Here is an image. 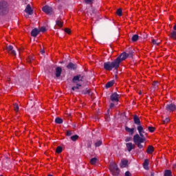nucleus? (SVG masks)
Returning <instances> with one entry per match:
<instances>
[{"label":"nucleus","instance_id":"nucleus-1","mask_svg":"<svg viewBox=\"0 0 176 176\" xmlns=\"http://www.w3.org/2000/svg\"><path fill=\"white\" fill-rule=\"evenodd\" d=\"M137 130L139 134L137 133L133 136V142L135 145H137L139 149H142L144 146L142 144H144V142L146 141V138L144 135L145 134V131H144V128L141 126V124L138 125Z\"/></svg>","mask_w":176,"mask_h":176},{"label":"nucleus","instance_id":"nucleus-2","mask_svg":"<svg viewBox=\"0 0 176 176\" xmlns=\"http://www.w3.org/2000/svg\"><path fill=\"white\" fill-rule=\"evenodd\" d=\"M119 67L120 66L117 63L116 60H113L112 62H105L103 66L104 69H105L106 71H112L113 69H116V71H118V68H119Z\"/></svg>","mask_w":176,"mask_h":176},{"label":"nucleus","instance_id":"nucleus-3","mask_svg":"<svg viewBox=\"0 0 176 176\" xmlns=\"http://www.w3.org/2000/svg\"><path fill=\"white\" fill-rule=\"evenodd\" d=\"M10 8L8 2L5 1H0V16H6L9 13Z\"/></svg>","mask_w":176,"mask_h":176},{"label":"nucleus","instance_id":"nucleus-4","mask_svg":"<svg viewBox=\"0 0 176 176\" xmlns=\"http://www.w3.org/2000/svg\"><path fill=\"white\" fill-rule=\"evenodd\" d=\"M109 170L113 176H119V174H120V169L116 164H111Z\"/></svg>","mask_w":176,"mask_h":176},{"label":"nucleus","instance_id":"nucleus-5","mask_svg":"<svg viewBox=\"0 0 176 176\" xmlns=\"http://www.w3.org/2000/svg\"><path fill=\"white\" fill-rule=\"evenodd\" d=\"M127 58V53L126 52H122L116 60V62H117L118 65L119 67H120V63L122 61H124Z\"/></svg>","mask_w":176,"mask_h":176},{"label":"nucleus","instance_id":"nucleus-6","mask_svg":"<svg viewBox=\"0 0 176 176\" xmlns=\"http://www.w3.org/2000/svg\"><path fill=\"white\" fill-rule=\"evenodd\" d=\"M165 109L167 112H174L176 110V105L174 103L167 104H166Z\"/></svg>","mask_w":176,"mask_h":176},{"label":"nucleus","instance_id":"nucleus-7","mask_svg":"<svg viewBox=\"0 0 176 176\" xmlns=\"http://www.w3.org/2000/svg\"><path fill=\"white\" fill-rule=\"evenodd\" d=\"M43 12L46 13V14H52V12H53V8L49 6H45L42 8Z\"/></svg>","mask_w":176,"mask_h":176},{"label":"nucleus","instance_id":"nucleus-8","mask_svg":"<svg viewBox=\"0 0 176 176\" xmlns=\"http://www.w3.org/2000/svg\"><path fill=\"white\" fill-rule=\"evenodd\" d=\"M6 50L8 53H10V54H12V56H16V51L14 50L13 45H7L6 46Z\"/></svg>","mask_w":176,"mask_h":176},{"label":"nucleus","instance_id":"nucleus-9","mask_svg":"<svg viewBox=\"0 0 176 176\" xmlns=\"http://www.w3.org/2000/svg\"><path fill=\"white\" fill-rule=\"evenodd\" d=\"M72 82L73 83H77V82H83V76H82L80 74L77 75L72 78Z\"/></svg>","mask_w":176,"mask_h":176},{"label":"nucleus","instance_id":"nucleus-10","mask_svg":"<svg viewBox=\"0 0 176 176\" xmlns=\"http://www.w3.org/2000/svg\"><path fill=\"white\" fill-rule=\"evenodd\" d=\"M25 13L29 14L30 16H32L34 14V10L31 8V5L28 4L25 9Z\"/></svg>","mask_w":176,"mask_h":176},{"label":"nucleus","instance_id":"nucleus-11","mask_svg":"<svg viewBox=\"0 0 176 176\" xmlns=\"http://www.w3.org/2000/svg\"><path fill=\"white\" fill-rule=\"evenodd\" d=\"M110 99L113 102H118L119 101V94H118V93L116 92L112 94L111 96H110Z\"/></svg>","mask_w":176,"mask_h":176},{"label":"nucleus","instance_id":"nucleus-12","mask_svg":"<svg viewBox=\"0 0 176 176\" xmlns=\"http://www.w3.org/2000/svg\"><path fill=\"white\" fill-rule=\"evenodd\" d=\"M126 146L128 152H131L132 149H135V144L131 142L126 143Z\"/></svg>","mask_w":176,"mask_h":176},{"label":"nucleus","instance_id":"nucleus-13","mask_svg":"<svg viewBox=\"0 0 176 176\" xmlns=\"http://www.w3.org/2000/svg\"><path fill=\"white\" fill-rule=\"evenodd\" d=\"M61 72H63V69L61 67H57L55 69V75L56 78H60V76H61Z\"/></svg>","mask_w":176,"mask_h":176},{"label":"nucleus","instance_id":"nucleus-14","mask_svg":"<svg viewBox=\"0 0 176 176\" xmlns=\"http://www.w3.org/2000/svg\"><path fill=\"white\" fill-rule=\"evenodd\" d=\"M67 69H73L74 71H75V69H76V68H78V65L76 64H74L73 63L70 62L67 65Z\"/></svg>","mask_w":176,"mask_h":176},{"label":"nucleus","instance_id":"nucleus-15","mask_svg":"<svg viewBox=\"0 0 176 176\" xmlns=\"http://www.w3.org/2000/svg\"><path fill=\"white\" fill-rule=\"evenodd\" d=\"M39 30L38 28H34L31 32V36H33L34 38H36V36H38L39 35Z\"/></svg>","mask_w":176,"mask_h":176},{"label":"nucleus","instance_id":"nucleus-16","mask_svg":"<svg viewBox=\"0 0 176 176\" xmlns=\"http://www.w3.org/2000/svg\"><path fill=\"white\" fill-rule=\"evenodd\" d=\"M133 122L135 124H137V126H140V124H141V120H140V117H138L137 115L133 116Z\"/></svg>","mask_w":176,"mask_h":176},{"label":"nucleus","instance_id":"nucleus-17","mask_svg":"<svg viewBox=\"0 0 176 176\" xmlns=\"http://www.w3.org/2000/svg\"><path fill=\"white\" fill-rule=\"evenodd\" d=\"M125 131L129 133V135H133L134 134V128H129V126H125Z\"/></svg>","mask_w":176,"mask_h":176},{"label":"nucleus","instance_id":"nucleus-18","mask_svg":"<svg viewBox=\"0 0 176 176\" xmlns=\"http://www.w3.org/2000/svg\"><path fill=\"white\" fill-rule=\"evenodd\" d=\"M155 151V148H153V146H148L146 150V153L148 155H151V153H153Z\"/></svg>","mask_w":176,"mask_h":176},{"label":"nucleus","instance_id":"nucleus-19","mask_svg":"<svg viewBox=\"0 0 176 176\" xmlns=\"http://www.w3.org/2000/svg\"><path fill=\"white\" fill-rule=\"evenodd\" d=\"M54 71H56V66L54 65H51L48 67V72L50 74H53V73H54Z\"/></svg>","mask_w":176,"mask_h":176},{"label":"nucleus","instance_id":"nucleus-20","mask_svg":"<svg viewBox=\"0 0 176 176\" xmlns=\"http://www.w3.org/2000/svg\"><path fill=\"white\" fill-rule=\"evenodd\" d=\"M115 85V80H111L109 81L106 85H105V88L106 89H109V87H112Z\"/></svg>","mask_w":176,"mask_h":176},{"label":"nucleus","instance_id":"nucleus-21","mask_svg":"<svg viewBox=\"0 0 176 176\" xmlns=\"http://www.w3.org/2000/svg\"><path fill=\"white\" fill-rule=\"evenodd\" d=\"M164 176H173V173L170 170H166L164 172Z\"/></svg>","mask_w":176,"mask_h":176},{"label":"nucleus","instance_id":"nucleus-22","mask_svg":"<svg viewBox=\"0 0 176 176\" xmlns=\"http://www.w3.org/2000/svg\"><path fill=\"white\" fill-rule=\"evenodd\" d=\"M140 36H138V34H133L132 36L131 41L132 42H137Z\"/></svg>","mask_w":176,"mask_h":176},{"label":"nucleus","instance_id":"nucleus-23","mask_svg":"<svg viewBox=\"0 0 176 176\" xmlns=\"http://www.w3.org/2000/svg\"><path fill=\"white\" fill-rule=\"evenodd\" d=\"M170 38L176 41V31H172L169 34Z\"/></svg>","mask_w":176,"mask_h":176},{"label":"nucleus","instance_id":"nucleus-24","mask_svg":"<svg viewBox=\"0 0 176 176\" xmlns=\"http://www.w3.org/2000/svg\"><path fill=\"white\" fill-rule=\"evenodd\" d=\"M149 164V161L148 160H145L143 164V167L145 170H148V166Z\"/></svg>","mask_w":176,"mask_h":176},{"label":"nucleus","instance_id":"nucleus-25","mask_svg":"<svg viewBox=\"0 0 176 176\" xmlns=\"http://www.w3.org/2000/svg\"><path fill=\"white\" fill-rule=\"evenodd\" d=\"M79 138V135H74L70 137V140L72 141H73L74 142H75V141H76L77 140H78Z\"/></svg>","mask_w":176,"mask_h":176},{"label":"nucleus","instance_id":"nucleus-26","mask_svg":"<svg viewBox=\"0 0 176 176\" xmlns=\"http://www.w3.org/2000/svg\"><path fill=\"white\" fill-rule=\"evenodd\" d=\"M97 162H98V159H97L96 157H94L90 160V164L92 165L96 164Z\"/></svg>","mask_w":176,"mask_h":176},{"label":"nucleus","instance_id":"nucleus-27","mask_svg":"<svg viewBox=\"0 0 176 176\" xmlns=\"http://www.w3.org/2000/svg\"><path fill=\"white\" fill-rule=\"evenodd\" d=\"M55 123H56V124H61L63 123V118H56L55 119Z\"/></svg>","mask_w":176,"mask_h":176},{"label":"nucleus","instance_id":"nucleus-28","mask_svg":"<svg viewBox=\"0 0 176 176\" xmlns=\"http://www.w3.org/2000/svg\"><path fill=\"white\" fill-rule=\"evenodd\" d=\"M102 145V140H98L95 143L96 148H98V146H101Z\"/></svg>","mask_w":176,"mask_h":176},{"label":"nucleus","instance_id":"nucleus-29","mask_svg":"<svg viewBox=\"0 0 176 176\" xmlns=\"http://www.w3.org/2000/svg\"><path fill=\"white\" fill-rule=\"evenodd\" d=\"M56 25H58V27H63V22L60 21V19H58L56 21Z\"/></svg>","mask_w":176,"mask_h":176},{"label":"nucleus","instance_id":"nucleus-30","mask_svg":"<svg viewBox=\"0 0 176 176\" xmlns=\"http://www.w3.org/2000/svg\"><path fill=\"white\" fill-rule=\"evenodd\" d=\"M19 104H17V103L14 104V111L15 112H19Z\"/></svg>","mask_w":176,"mask_h":176},{"label":"nucleus","instance_id":"nucleus-31","mask_svg":"<svg viewBox=\"0 0 176 176\" xmlns=\"http://www.w3.org/2000/svg\"><path fill=\"white\" fill-rule=\"evenodd\" d=\"M116 13L118 14V16H119L120 17V16H122L123 12L122 11V8H119L117 10Z\"/></svg>","mask_w":176,"mask_h":176},{"label":"nucleus","instance_id":"nucleus-32","mask_svg":"<svg viewBox=\"0 0 176 176\" xmlns=\"http://www.w3.org/2000/svg\"><path fill=\"white\" fill-rule=\"evenodd\" d=\"M56 153H61V152H63V147L61 146H58L56 148Z\"/></svg>","mask_w":176,"mask_h":176},{"label":"nucleus","instance_id":"nucleus-33","mask_svg":"<svg viewBox=\"0 0 176 176\" xmlns=\"http://www.w3.org/2000/svg\"><path fill=\"white\" fill-rule=\"evenodd\" d=\"M121 163H122L123 167H126V166L129 163V161H127V160H124L121 161Z\"/></svg>","mask_w":176,"mask_h":176},{"label":"nucleus","instance_id":"nucleus-34","mask_svg":"<svg viewBox=\"0 0 176 176\" xmlns=\"http://www.w3.org/2000/svg\"><path fill=\"white\" fill-rule=\"evenodd\" d=\"M82 94H90V90L87 88L82 90Z\"/></svg>","mask_w":176,"mask_h":176},{"label":"nucleus","instance_id":"nucleus-35","mask_svg":"<svg viewBox=\"0 0 176 176\" xmlns=\"http://www.w3.org/2000/svg\"><path fill=\"white\" fill-rule=\"evenodd\" d=\"M38 31L39 32H46V28L43 26L38 30Z\"/></svg>","mask_w":176,"mask_h":176},{"label":"nucleus","instance_id":"nucleus-36","mask_svg":"<svg viewBox=\"0 0 176 176\" xmlns=\"http://www.w3.org/2000/svg\"><path fill=\"white\" fill-rule=\"evenodd\" d=\"M148 131H150V133H153L155 131V129L153 126H148Z\"/></svg>","mask_w":176,"mask_h":176},{"label":"nucleus","instance_id":"nucleus-37","mask_svg":"<svg viewBox=\"0 0 176 176\" xmlns=\"http://www.w3.org/2000/svg\"><path fill=\"white\" fill-rule=\"evenodd\" d=\"M133 53L134 52L133 51H130L128 54H126L127 57H129L130 58H131L133 57Z\"/></svg>","mask_w":176,"mask_h":176},{"label":"nucleus","instance_id":"nucleus-38","mask_svg":"<svg viewBox=\"0 0 176 176\" xmlns=\"http://www.w3.org/2000/svg\"><path fill=\"white\" fill-rule=\"evenodd\" d=\"M168 122H170V118H166L164 120H163V124H166L168 123Z\"/></svg>","mask_w":176,"mask_h":176},{"label":"nucleus","instance_id":"nucleus-39","mask_svg":"<svg viewBox=\"0 0 176 176\" xmlns=\"http://www.w3.org/2000/svg\"><path fill=\"white\" fill-rule=\"evenodd\" d=\"M32 61H34V57L29 56L28 58V63H32Z\"/></svg>","mask_w":176,"mask_h":176},{"label":"nucleus","instance_id":"nucleus-40","mask_svg":"<svg viewBox=\"0 0 176 176\" xmlns=\"http://www.w3.org/2000/svg\"><path fill=\"white\" fill-rule=\"evenodd\" d=\"M66 135H67V137H71V135H72V131H67Z\"/></svg>","mask_w":176,"mask_h":176},{"label":"nucleus","instance_id":"nucleus-41","mask_svg":"<svg viewBox=\"0 0 176 176\" xmlns=\"http://www.w3.org/2000/svg\"><path fill=\"white\" fill-rule=\"evenodd\" d=\"M132 140L131 137H126L125 139V142H130V141Z\"/></svg>","mask_w":176,"mask_h":176},{"label":"nucleus","instance_id":"nucleus-42","mask_svg":"<svg viewBox=\"0 0 176 176\" xmlns=\"http://www.w3.org/2000/svg\"><path fill=\"white\" fill-rule=\"evenodd\" d=\"M65 32L69 34H71V30H69V28H65Z\"/></svg>","mask_w":176,"mask_h":176},{"label":"nucleus","instance_id":"nucleus-43","mask_svg":"<svg viewBox=\"0 0 176 176\" xmlns=\"http://www.w3.org/2000/svg\"><path fill=\"white\" fill-rule=\"evenodd\" d=\"M152 43H153V45H159V43H157L156 40H155V39L152 40Z\"/></svg>","mask_w":176,"mask_h":176},{"label":"nucleus","instance_id":"nucleus-44","mask_svg":"<svg viewBox=\"0 0 176 176\" xmlns=\"http://www.w3.org/2000/svg\"><path fill=\"white\" fill-rule=\"evenodd\" d=\"M125 176H131V173H130V171L125 172Z\"/></svg>","mask_w":176,"mask_h":176},{"label":"nucleus","instance_id":"nucleus-45","mask_svg":"<svg viewBox=\"0 0 176 176\" xmlns=\"http://www.w3.org/2000/svg\"><path fill=\"white\" fill-rule=\"evenodd\" d=\"M85 3H91V2H93V1L94 0H85Z\"/></svg>","mask_w":176,"mask_h":176},{"label":"nucleus","instance_id":"nucleus-46","mask_svg":"<svg viewBox=\"0 0 176 176\" xmlns=\"http://www.w3.org/2000/svg\"><path fill=\"white\" fill-rule=\"evenodd\" d=\"M82 85L80 84H77L76 86H74L75 89H79Z\"/></svg>","mask_w":176,"mask_h":176},{"label":"nucleus","instance_id":"nucleus-47","mask_svg":"<svg viewBox=\"0 0 176 176\" xmlns=\"http://www.w3.org/2000/svg\"><path fill=\"white\" fill-rule=\"evenodd\" d=\"M148 38V34L143 35V39H146Z\"/></svg>","mask_w":176,"mask_h":176},{"label":"nucleus","instance_id":"nucleus-48","mask_svg":"<svg viewBox=\"0 0 176 176\" xmlns=\"http://www.w3.org/2000/svg\"><path fill=\"white\" fill-rule=\"evenodd\" d=\"M113 107H115V104L111 103L110 104V108H113Z\"/></svg>","mask_w":176,"mask_h":176},{"label":"nucleus","instance_id":"nucleus-49","mask_svg":"<svg viewBox=\"0 0 176 176\" xmlns=\"http://www.w3.org/2000/svg\"><path fill=\"white\" fill-rule=\"evenodd\" d=\"M151 176H155V173L151 172Z\"/></svg>","mask_w":176,"mask_h":176},{"label":"nucleus","instance_id":"nucleus-50","mask_svg":"<svg viewBox=\"0 0 176 176\" xmlns=\"http://www.w3.org/2000/svg\"><path fill=\"white\" fill-rule=\"evenodd\" d=\"M173 31H176V25H175L174 26H173Z\"/></svg>","mask_w":176,"mask_h":176},{"label":"nucleus","instance_id":"nucleus-51","mask_svg":"<svg viewBox=\"0 0 176 176\" xmlns=\"http://www.w3.org/2000/svg\"><path fill=\"white\" fill-rule=\"evenodd\" d=\"M173 168H176V164H173Z\"/></svg>","mask_w":176,"mask_h":176},{"label":"nucleus","instance_id":"nucleus-52","mask_svg":"<svg viewBox=\"0 0 176 176\" xmlns=\"http://www.w3.org/2000/svg\"><path fill=\"white\" fill-rule=\"evenodd\" d=\"M76 89L74 87H72V90H73L74 91V90H76Z\"/></svg>","mask_w":176,"mask_h":176},{"label":"nucleus","instance_id":"nucleus-53","mask_svg":"<svg viewBox=\"0 0 176 176\" xmlns=\"http://www.w3.org/2000/svg\"><path fill=\"white\" fill-rule=\"evenodd\" d=\"M41 53H42V54L45 53V51H41Z\"/></svg>","mask_w":176,"mask_h":176},{"label":"nucleus","instance_id":"nucleus-54","mask_svg":"<svg viewBox=\"0 0 176 176\" xmlns=\"http://www.w3.org/2000/svg\"><path fill=\"white\" fill-rule=\"evenodd\" d=\"M139 94L141 95V94H142V93L140 91V92H139Z\"/></svg>","mask_w":176,"mask_h":176},{"label":"nucleus","instance_id":"nucleus-55","mask_svg":"<svg viewBox=\"0 0 176 176\" xmlns=\"http://www.w3.org/2000/svg\"><path fill=\"white\" fill-rule=\"evenodd\" d=\"M47 176H53V175H48Z\"/></svg>","mask_w":176,"mask_h":176},{"label":"nucleus","instance_id":"nucleus-56","mask_svg":"<svg viewBox=\"0 0 176 176\" xmlns=\"http://www.w3.org/2000/svg\"><path fill=\"white\" fill-rule=\"evenodd\" d=\"M155 85H157V82H155Z\"/></svg>","mask_w":176,"mask_h":176}]
</instances>
